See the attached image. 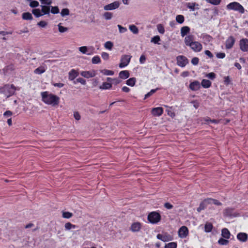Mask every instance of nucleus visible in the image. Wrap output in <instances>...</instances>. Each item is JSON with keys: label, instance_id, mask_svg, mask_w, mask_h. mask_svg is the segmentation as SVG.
<instances>
[{"label": "nucleus", "instance_id": "obj_17", "mask_svg": "<svg viewBox=\"0 0 248 248\" xmlns=\"http://www.w3.org/2000/svg\"><path fill=\"white\" fill-rule=\"evenodd\" d=\"M189 88L193 91H198L200 88V82L198 81H194L189 84Z\"/></svg>", "mask_w": 248, "mask_h": 248}, {"label": "nucleus", "instance_id": "obj_33", "mask_svg": "<svg viewBox=\"0 0 248 248\" xmlns=\"http://www.w3.org/2000/svg\"><path fill=\"white\" fill-rule=\"evenodd\" d=\"M207 204H208V202H206L205 199L204 201L200 203L199 207L197 208V211L198 212H200L201 210H203L205 208Z\"/></svg>", "mask_w": 248, "mask_h": 248}, {"label": "nucleus", "instance_id": "obj_50", "mask_svg": "<svg viewBox=\"0 0 248 248\" xmlns=\"http://www.w3.org/2000/svg\"><path fill=\"white\" fill-rule=\"evenodd\" d=\"M59 9L58 6H51V13L53 14L59 13Z\"/></svg>", "mask_w": 248, "mask_h": 248}, {"label": "nucleus", "instance_id": "obj_53", "mask_svg": "<svg viewBox=\"0 0 248 248\" xmlns=\"http://www.w3.org/2000/svg\"><path fill=\"white\" fill-rule=\"evenodd\" d=\"M157 28L158 32L161 34H164L165 32V29L161 24H158L157 26Z\"/></svg>", "mask_w": 248, "mask_h": 248}, {"label": "nucleus", "instance_id": "obj_30", "mask_svg": "<svg viewBox=\"0 0 248 248\" xmlns=\"http://www.w3.org/2000/svg\"><path fill=\"white\" fill-rule=\"evenodd\" d=\"M136 81V78H131L126 80V84L128 86L133 87L135 85Z\"/></svg>", "mask_w": 248, "mask_h": 248}, {"label": "nucleus", "instance_id": "obj_43", "mask_svg": "<svg viewBox=\"0 0 248 248\" xmlns=\"http://www.w3.org/2000/svg\"><path fill=\"white\" fill-rule=\"evenodd\" d=\"M59 31L63 33L64 32H66L68 31V28L66 27H63L61 25V23H60L58 25Z\"/></svg>", "mask_w": 248, "mask_h": 248}, {"label": "nucleus", "instance_id": "obj_6", "mask_svg": "<svg viewBox=\"0 0 248 248\" xmlns=\"http://www.w3.org/2000/svg\"><path fill=\"white\" fill-rule=\"evenodd\" d=\"M131 56L128 55H124L122 56L121 62L119 64V67L123 68L126 66L130 62Z\"/></svg>", "mask_w": 248, "mask_h": 248}, {"label": "nucleus", "instance_id": "obj_40", "mask_svg": "<svg viewBox=\"0 0 248 248\" xmlns=\"http://www.w3.org/2000/svg\"><path fill=\"white\" fill-rule=\"evenodd\" d=\"M177 246L176 242H170L165 245V248H176Z\"/></svg>", "mask_w": 248, "mask_h": 248}, {"label": "nucleus", "instance_id": "obj_18", "mask_svg": "<svg viewBox=\"0 0 248 248\" xmlns=\"http://www.w3.org/2000/svg\"><path fill=\"white\" fill-rule=\"evenodd\" d=\"M141 228V225L139 222L133 223L131 226V230L133 232H139Z\"/></svg>", "mask_w": 248, "mask_h": 248}, {"label": "nucleus", "instance_id": "obj_10", "mask_svg": "<svg viewBox=\"0 0 248 248\" xmlns=\"http://www.w3.org/2000/svg\"><path fill=\"white\" fill-rule=\"evenodd\" d=\"M235 42V38L232 36H229L226 40L225 42V47L227 49H229L232 48Z\"/></svg>", "mask_w": 248, "mask_h": 248}, {"label": "nucleus", "instance_id": "obj_58", "mask_svg": "<svg viewBox=\"0 0 248 248\" xmlns=\"http://www.w3.org/2000/svg\"><path fill=\"white\" fill-rule=\"evenodd\" d=\"M40 1L42 4L47 5H50L52 3L51 0H40Z\"/></svg>", "mask_w": 248, "mask_h": 248}, {"label": "nucleus", "instance_id": "obj_52", "mask_svg": "<svg viewBox=\"0 0 248 248\" xmlns=\"http://www.w3.org/2000/svg\"><path fill=\"white\" fill-rule=\"evenodd\" d=\"M87 47L86 46H83L79 47V51L83 54H89L87 53Z\"/></svg>", "mask_w": 248, "mask_h": 248}, {"label": "nucleus", "instance_id": "obj_22", "mask_svg": "<svg viewBox=\"0 0 248 248\" xmlns=\"http://www.w3.org/2000/svg\"><path fill=\"white\" fill-rule=\"evenodd\" d=\"M119 78L122 79H126L129 77V73L127 70L122 71L119 73Z\"/></svg>", "mask_w": 248, "mask_h": 248}, {"label": "nucleus", "instance_id": "obj_7", "mask_svg": "<svg viewBox=\"0 0 248 248\" xmlns=\"http://www.w3.org/2000/svg\"><path fill=\"white\" fill-rule=\"evenodd\" d=\"M177 64L178 66L184 67L188 62L187 59L184 56H178L176 57Z\"/></svg>", "mask_w": 248, "mask_h": 248}, {"label": "nucleus", "instance_id": "obj_64", "mask_svg": "<svg viewBox=\"0 0 248 248\" xmlns=\"http://www.w3.org/2000/svg\"><path fill=\"white\" fill-rule=\"evenodd\" d=\"M164 207L167 209H171L173 208V205L169 202H166L164 204Z\"/></svg>", "mask_w": 248, "mask_h": 248}, {"label": "nucleus", "instance_id": "obj_25", "mask_svg": "<svg viewBox=\"0 0 248 248\" xmlns=\"http://www.w3.org/2000/svg\"><path fill=\"white\" fill-rule=\"evenodd\" d=\"M202 86L204 88H208L211 85V82L207 79H203L201 82Z\"/></svg>", "mask_w": 248, "mask_h": 248}, {"label": "nucleus", "instance_id": "obj_24", "mask_svg": "<svg viewBox=\"0 0 248 248\" xmlns=\"http://www.w3.org/2000/svg\"><path fill=\"white\" fill-rule=\"evenodd\" d=\"M157 238L163 242H167L171 240L170 236L162 235L161 234H158L156 236Z\"/></svg>", "mask_w": 248, "mask_h": 248}, {"label": "nucleus", "instance_id": "obj_9", "mask_svg": "<svg viewBox=\"0 0 248 248\" xmlns=\"http://www.w3.org/2000/svg\"><path fill=\"white\" fill-rule=\"evenodd\" d=\"M240 47L241 50L244 52L248 51V39L243 38L240 41Z\"/></svg>", "mask_w": 248, "mask_h": 248}, {"label": "nucleus", "instance_id": "obj_13", "mask_svg": "<svg viewBox=\"0 0 248 248\" xmlns=\"http://www.w3.org/2000/svg\"><path fill=\"white\" fill-rule=\"evenodd\" d=\"M80 75L87 78L94 77L95 75V72L94 71H82L80 73Z\"/></svg>", "mask_w": 248, "mask_h": 248}, {"label": "nucleus", "instance_id": "obj_8", "mask_svg": "<svg viewBox=\"0 0 248 248\" xmlns=\"http://www.w3.org/2000/svg\"><path fill=\"white\" fill-rule=\"evenodd\" d=\"M120 5L119 1H115L112 3L107 4L104 7V9L106 11L113 10L117 9Z\"/></svg>", "mask_w": 248, "mask_h": 248}, {"label": "nucleus", "instance_id": "obj_1", "mask_svg": "<svg viewBox=\"0 0 248 248\" xmlns=\"http://www.w3.org/2000/svg\"><path fill=\"white\" fill-rule=\"evenodd\" d=\"M195 38L192 34L187 35L184 39L185 44L195 52H201L202 49V45L200 42L195 41Z\"/></svg>", "mask_w": 248, "mask_h": 248}, {"label": "nucleus", "instance_id": "obj_2", "mask_svg": "<svg viewBox=\"0 0 248 248\" xmlns=\"http://www.w3.org/2000/svg\"><path fill=\"white\" fill-rule=\"evenodd\" d=\"M41 96L42 101L46 104L54 106L59 103L60 98L55 94L49 93L47 92L41 93Z\"/></svg>", "mask_w": 248, "mask_h": 248}, {"label": "nucleus", "instance_id": "obj_15", "mask_svg": "<svg viewBox=\"0 0 248 248\" xmlns=\"http://www.w3.org/2000/svg\"><path fill=\"white\" fill-rule=\"evenodd\" d=\"M237 239L241 242H246L248 239V234L245 232H239L237 235Z\"/></svg>", "mask_w": 248, "mask_h": 248}, {"label": "nucleus", "instance_id": "obj_16", "mask_svg": "<svg viewBox=\"0 0 248 248\" xmlns=\"http://www.w3.org/2000/svg\"><path fill=\"white\" fill-rule=\"evenodd\" d=\"M190 29L188 26H184L181 28L180 33L182 37L186 36L189 35Z\"/></svg>", "mask_w": 248, "mask_h": 248}, {"label": "nucleus", "instance_id": "obj_61", "mask_svg": "<svg viewBox=\"0 0 248 248\" xmlns=\"http://www.w3.org/2000/svg\"><path fill=\"white\" fill-rule=\"evenodd\" d=\"M199 58H197V57H194L193 58L192 60H191V63L194 65H196L198 64V62H199Z\"/></svg>", "mask_w": 248, "mask_h": 248}, {"label": "nucleus", "instance_id": "obj_14", "mask_svg": "<svg viewBox=\"0 0 248 248\" xmlns=\"http://www.w3.org/2000/svg\"><path fill=\"white\" fill-rule=\"evenodd\" d=\"M163 112V109L161 107L154 108L152 110V114L155 116H160Z\"/></svg>", "mask_w": 248, "mask_h": 248}, {"label": "nucleus", "instance_id": "obj_29", "mask_svg": "<svg viewBox=\"0 0 248 248\" xmlns=\"http://www.w3.org/2000/svg\"><path fill=\"white\" fill-rule=\"evenodd\" d=\"M186 6L187 8L190 9L191 11H194L195 9V6H198V4H196L195 2H188L186 3Z\"/></svg>", "mask_w": 248, "mask_h": 248}, {"label": "nucleus", "instance_id": "obj_32", "mask_svg": "<svg viewBox=\"0 0 248 248\" xmlns=\"http://www.w3.org/2000/svg\"><path fill=\"white\" fill-rule=\"evenodd\" d=\"M42 12L44 15L49 14L50 12V7L46 5H41Z\"/></svg>", "mask_w": 248, "mask_h": 248}, {"label": "nucleus", "instance_id": "obj_37", "mask_svg": "<svg viewBox=\"0 0 248 248\" xmlns=\"http://www.w3.org/2000/svg\"><path fill=\"white\" fill-rule=\"evenodd\" d=\"M113 46V44L111 41H107L104 44V47L109 50L112 49Z\"/></svg>", "mask_w": 248, "mask_h": 248}, {"label": "nucleus", "instance_id": "obj_55", "mask_svg": "<svg viewBox=\"0 0 248 248\" xmlns=\"http://www.w3.org/2000/svg\"><path fill=\"white\" fill-rule=\"evenodd\" d=\"M117 26L118 27L119 32L120 33H124L127 31V30L126 28L123 27L120 25H118Z\"/></svg>", "mask_w": 248, "mask_h": 248}, {"label": "nucleus", "instance_id": "obj_48", "mask_svg": "<svg viewBox=\"0 0 248 248\" xmlns=\"http://www.w3.org/2000/svg\"><path fill=\"white\" fill-rule=\"evenodd\" d=\"M73 216V214L69 212H63L62 217L65 218H69Z\"/></svg>", "mask_w": 248, "mask_h": 248}, {"label": "nucleus", "instance_id": "obj_21", "mask_svg": "<svg viewBox=\"0 0 248 248\" xmlns=\"http://www.w3.org/2000/svg\"><path fill=\"white\" fill-rule=\"evenodd\" d=\"M46 69V67L45 66H41L34 70V73L35 74L41 75L44 73Z\"/></svg>", "mask_w": 248, "mask_h": 248}, {"label": "nucleus", "instance_id": "obj_38", "mask_svg": "<svg viewBox=\"0 0 248 248\" xmlns=\"http://www.w3.org/2000/svg\"><path fill=\"white\" fill-rule=\"evenodd\" d=\"M32 13L36 17H39L43 15V14L41 13L40 10L39 9H33L32 10Z\"/></svg>", "mask_w": 248, "mask_h": 248}, {"label": "nucleus", "instance_id": "obj_35", "mask_svg": "<svg viewBox=\"0 0 248 248\" xmlns=\"http://www.w3.org/2000/svg\"><path fill=\"white\" fill-rule=\"evenodd\" d=\"M65 229L66 230H70V229H75L76 228V226L73 225L70 222H68L65 224Z\"/></svg>", "mask_w": 248, "mask_h": 248}, {"label": "nucleus", "instance_id": "obj_4", "mask_svg": "<svg viewBox=\"0 0 248 248\" xmlns=\"http://www.w3.org/2000/svg\"><path fill=\"white\" fill-rule=\"evenodd\" d=\"M226 7L229 10L237 11L241 14H244L245 12V9L243 6L237 2H231L227 5Z\"/></svg>", "mask_w": 248, "mask_h": 248}, {"label": "nucleus", "instance_id": "obj_34", "mask_svg": "<svg viewBox=\"0 0 248 248\" xmlns=\"http://www.w3.org/2000/svg\"><path fill=\"white\" fill-rule=\"evenodd\" d=\"M233 209L232 208H227L224 211V214L228 217L233 216Z\"/></svg>", "mask_w": 248, "mask_h": 248}, {"label": "nucleus", "instance_id": "obj_44", "mask_svg": "<svg viewBox=\"0 0 248 248\" xmlns=\"http://www.w3.org/2000/svg\"><path fill=\"white\" fill-rule=\"evenodd\" d=\"M218 243L220 245H227L229 243V241L225 239L220 238L218 241Z\"/></svg>", "mask_w": 248, "mask_h": 248}, {"label": "nucleus", "instance_id": "obj_63", "mask_svg": "<svg viewBox=\"0 0 248 248\" xmlns=\"http://www.w3.org/2000/svg\"><path fill=\"white\" fill-rule=\"evenodd\" d=\"M146 60V57L144 55H141L140 58V64L144 63Z\"/></svg>", "mask_w": 248, "mask_h": 248}, {"label": "nucleus", "instance_id": "obj_3", "mask_svg": "<svg viewBox=\"0 0 248 248\" xmlns=\"http://www.w3.org/2000/svg\"><path fill=\"white\" fill-rule=\"evenodd\" d=\"M16 88L13 84H6L0 88V93L3 94L7 97L14 94Z\"/></svg>", "mask_w": 248, "mask_h": 248}, {"label": "nucleus", "instance_id": "obj_11", "mask_svg": "<svg viewBox=\"0 0 248 248\" xmlns=\"http://www.w3.org/2000/svg\"><path fill=\"white\" fill-rule=\"evenodd\" d=\"M188 233V229L186 227L183 226L181 227L178 231L179 236L180 238H184L186 237Z\"/></svg>", "mask_w": 248, "mask_h": 248}, {"label": "nucleus", "instance_id": "obj_31", "mask_svg": "<svg viewBox=\"0 0 248 248\" xmlns=\"http://www.w3.org/2000/svg\"><path fill=\"white\" fill-rule=\"evenodd\" d=\"M176 21L179 24H182L185 21V17L183 15H178L176 16Z\"/></svg>", "mask_w": 248, "mask_h": 248}, {"label": "nucleus", "instance_id": "obj_41", "mask_svg": "<svg viewBox=\"0 0 248 248\" xmlns=\"http://www.w3.org/2000/svg\"><path fill=\"white\" fill-rule=\"evenodd\" d=\"M101 62V60L98 56H94L92 60V62L93 64H98Z\"/></svg>", "mask_w": 248, "mask_h": 248}, {"label": "nucleus", "instance_id": "obj_19", "mask_svg": "<svg viewBox=\"0 0 248 248\" xmlns=\"http://www.w3.org/2000/svg\"><path fill=\"white\" fill-rule=\"evenodd\" d=\"M78 72L74 69H72L69 72V79L74 80L78 76Z\"/></svg>", "mask_w": 248, "mask_h": 248}, {"label": "nucleus", "instance_id": "obj_36", "mask_svg": "<svg viewBox=\"0 0 248 248\" xmlns=\"http://www.w3.org/2000/svg\"><path fill=\"white\" fill-rule=\"evenodd\" d=\"M130 31L134 34H137L139 32L138 28L134 25H131L129 26Z\"/></svg>", "mask_w": 248, "mask_h": 248}, {"label": "nucleus", "instance_id": "obj_28", "mask_svg": "<svg viewBox=\"0 0 248 248\" xmlns=\"http://www.w3.org/2000/svg\"><path fill=\"white\" fill-rule=\"evenodd\" d=\"M213 229V225L211 223H206L204 226V231L206 232H210Z\"/></svg>", "mask_w": 248, "mask_h": 248}, {"label": "nucleus", "instance_id": "obj_12", "mask_svg": "<svg viewBox=\"0 0 248 248\" xmlns=\"http://www.w3.org/2000/svg\"><path fill=\"white\" fill-rule=\"evenodd\" d=\"M200 38L202 39L203 44L205 45L210 43L213 40L211 36L206 33H202L200 36Z\"/></svg>", "mask_w": 248, "mask_h": 248}, {"label": "nucleus", "instance_id": "obj_57", "mask_svg": "<svg viewBox=\"0 0 248 248\" xmlns=\"http://www.w3.org/2000/svg\"><path fill=\"white\" fill-rule=\"evenodd\" d=\"M101 57L104 60H108L109 59V54L107 52H103L101 54Z\"/></svg>", "mask_w": 248, "mask_h": 248}, {"label": "nucleus", "instance_id": "obj_51", "mask_svg": "<svg viewBox=\"0 0 248 248\" xmlns=\"http://www.w3.org/2000/svg\"><path fill=\"white\" fill-rule=\"evenodd\" d=\"M160 40V37L158 35L155 36L151 39V42L155 44H158V42Z\"/></svg>", "mask_w": 248, "mask_h": 248}, {"label": "nucleus", "instance_id": "obj_5", "mask_svg": "<svg viewBox=\"0 0 248 248\" xmlns=\"http://www.w3.org/2000/svg\"><path fill=\"white\" fill-rule=\"evenodd\" d=\"M160 215L155 212L150 213L148 216L149 221L153 224H155L159 222L160 220Z\"/></svg>", "mask_w": 248, "mask_h": 248}, {"label": "nucleus", "instance_id": "obj_47", "mask_svg": "<svg viewBox=\"0 0 248 248\" xmlns=\"http://www.w3.org/2000/svg\"><path fill=\"white\" fill-rule=\"evenodd\" d=\"M69 15V10L67 8L63 9L61 12V15L62 17L65 16H68Z\"/></svg>", "mask_w": 248, "mask_h": 248}, {"label": "nucleus", "instance_id": "obj_20", "mask_svg": "<svg viewBox=\"0 0 248 248\" xmlns=\"http://www.w3.org/2000/svg\"><path fill=\"white\" fill-rule=\"evenodd\" d=\"M221 235L225 239H229L231 236V233L228 229L223 228L221 231Z\"/></svg>", "mask_w": 248, "mask_h": 248}, {"label": "nucleus", "instance_id": "obj_56", "mask_svg": "<svg viewBox=\"0 0 248 248\" xmlns=\"http://www.w3.org/2000/svg\"><path fill=\"white\" fill-rule=\"evenodd\" d=\"M206 77L211 80H213L216 78V74L211 72L207 74Z\"/></svg>", "mask_w": 248, "mask_h": 248}, {"label": "nucleus", "instance_id": "obj_49", "mask_svg": "<svg viewBox=\"0 0 248 248\" xmlns=\"http://www.w3.org/2000/svg\"><path fill=\"white\" fill-rule=\"evenodd\" d=\"M206 1L214 5H217L220 4L221 0H206Z\"/></svg>", "mask_w": 248, "mask_h": 248}, {"label": "nucleus", "instance_id": "obj_23", "mask_svg": "<svg viewBox=\"0 0 248 248\" xmlns=\"http://www.w3.org/2000/svg\"><path fill=\"white\" fill-rule=\"evenodd\" d=\"M22 18L25 20H31L33 19L31 14L29 12L23 13L22 15Z\"/></svg>", "mask_w": 248, "mask_h": 248}, {"label": "nucleus", "instance_id": "obj_54", "mask_svg": "<svg viewBox=\"0 0 248 248\" xmlns=\"http://www.w3.org/2000/svg\"><path fill=\"white\" fill-rule=\"evenodd\" d=\"M39 2L36 0L31 1L30 3V6L31 8L37 7L39 6Z\"/></svg>", "mask_w": 248, "mask_h": 248}, {"label": "nucleus", "instance_id": "obj_62", "mask_svg": "<svg viewBox=\"0 0 248 248\" xmlns=\"http://www.w3.org/2000/svg\"><path fill=\"white\" fill-rule=\"evenodd\" d=\"M37 25L41 27L44 28L47 25V23L45 21H41L38 22Z\"/></svg>", "mask_w": 248, "mask_h": 248}, {"label": "nucleus", "instance_id": "obj_39", "mask_svg": "<svg viewBox=\"0 0 248 248\" xmlns=\"http://www.w3.org/2000/svg\"><path fill=\"white\" fill-rule=\"evenodd\" d=\"M101 73L104 75L112 76L114 75V72L111 70L104 69L101 71Z\"/></svg>", "mask_w": 248, "mask_h": 248}, {"label": "nucleus", "instance_id": "obj_60", "mask_svg": "<svg viewBox=\"0 0 248 248\" xmlns=\"http://www.w3.org/2000/svg\"><path fill=\"white\" fill-rule=\"evenodd\" d=\"M226 55L223 52H219L217 53L216 55V56L218 59H223L225 58Z\"/></svg>", "mask_w": 248, "mask_h": 248}, {"label": "nucleus", "instance_id": "obj_46", "mask_svg": "<svg viewBox=\"0 0 248 248\" xmlns=\"http://www.w3.org/2000/svg\"><path fill=\"white\" fill-rule=\"evenodd\" d=\"M104 17L106 20H110L112 17V14L110 12H105L104 14Z\"/></svg>", "mask_w": 248, "mask_h": 248}, {"label": "nucleus", "instance_id": "obj_42", "mask_svg": "<svg viewBox=\"0 0 248 248\" xmlns=\"http://www.w3.org/2000/svg\"><path fill=\"white\" fill-rule=\"evenodd\" d=\"M73 83L76 84L77 83H80L82 85H85L86 84V80L81 78H77L76 80H74Z\"/></svg>", "mask_w": 248, "mask_h": 248}, {"label": "nucleus", "instance_id": "obj_27", "mask_svg": "<svg viewBox=\"0 0 248 248\" xmlns=\"http://www.w3.org/2000/svg\"><path fill=\"white\" fill-rule=\"evenodd\" d=\"M112 84L108 82H103L102 85L99 87L101 90H108L111 88Z\"/></svg>", "mask_w": 248, "mask_h": 248}, {"label": "nucleus", "instance_id": "obj_26", "mask_svg": "<svg viewBox=\"0 0 248 248\" xmlns=\"http://www.w3.org/2000/svg\"><path fill=\"white\" fill-rule=\"evenodd\" d=\"M206 202H207L208 204H214L217 205H221V203L219 202L218 201L213 199H206Z\"/></svg>", "mask_w": 248, "mask_h": 248}, {"label": "nucleus", "instance_id": "obj_59", "mask_svg": "<svg viewBox=\"0 0 248 248\" xmlns=\"http://www.w3.org/2000/svg\"><path fill=\"white\" fill-rule=\"evenodd\" d=\"M204 121L206 122H207L208 124H209V122H211V123H215V124H217L218 123V121L217 120H211L209 118H205Z\"/></svg>", "mask_w": 248, "mask_h": 248}, {"label": "nucleus", "instance_id": "obj_45", "mask_svg": "<svg viewBox=\"0 0 248 248\" xmlns=\"http://www.w3.org/2000/svg\"><path fill=\"white\" fill-rule=\"evenodd\" d=\"M158 88L152 89L149 93L145 95L144 99H146L153 94L155 93L156 92V91L158 90Z\"/></svg>", "mask_w": 248, "mask_h": 248}]
</instances>
